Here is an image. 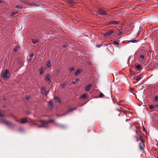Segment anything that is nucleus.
<instances>
[{"mask_svg": "<svg viewBox=\"0 0 158 158\" xmlns=\"http://www.w3.org/2000/svg\"><path fill=\"white\" fill-rule=\"evenodd\" d=\"M142 28L141 27H139V30L137 33V34H140L141 31H142Z\"/></svg>", "mask_w": 158, "mask_h": 158, "instance_id": "29", "label": "nucleus"}, {"mask_svg": "<svg viewBox=\"0 0 158 158\" xmlns=\"http://www.w3.org/2000/svg\"><path fill=\"white\" fill-rule=\"evenodd\" d=\"M149 108L150 109H153L154 108L155 106L153 105H151L149 106Z\"/></svg>", "mask_w": 158, "mask_h": 158, "instance_id": "24", "label": "nucleus"}, {"mask_svg": "<svg viewBox=\"0 0 158 158\" xmlns=\"http://www.w3.org/2000/svg\"><path fill=\"white\" fill-rule=\"evenodd\" d=\"M2 122L3 123L7 126H13V124L11 123L6 120H3Z\"/></svg>", "mask_w": 158, "mask_h": 158, "instance_id": "5", "label": "nucleus"}, {"mask_svg": "<svg viewBox=\"0 0 158 158\" xmlns=\"http://www.w3.org/2000/svg\"><path fill=\"white\" fill-rule=\"evenodd\" d=\"M140 58L141 59L143 60L144 58V56L143 55H141L140 56Z\"/></svg>", "mask_w": 158, "mask_h": 158, "instance_id": "36", "label": "nucleus"}, {"mask_svg": "<svg viewBox=\"0 0 158 158\" xmlns=\"http://www.w3.org/2000/svg\"><path fill=\"white\" fill-rule=\"evenodd\" d=\"M91 86L92 85L91 84H89L88 85H87L85 87L86 90L87 91H89L90 89Z\"/></svg>", "mask_w": 158, "mask_h": 158, "instance_id": "8", "label": "nucleus"}, {"mask_svg": "<svg viewBox=\"0 0 158 158\" xmlns=\"http://www.w3.org/2000/svg\"><path fill=\"white\" fill-rule=\"evenodd\" d=\"M98 12L99 14L103 16H108V14H107L106 11L102 9H99L98 10Z\"/></svg>", "mask_w": 158, "mask_h": 158, "instance_id": "2", "label": "nucleus"}, {"mask_svg": "<svg viewBox=\"0 0 158 158\" xmlns=\"http://www.w3.org/2000/svg\"><path fill=\"white\" fill-rule=\"evenodd\" d=\"M15 8L17 9H21L23 7V6L22 4H18L15 6Z\"/></svg>", "mask_w": 158, "mask_h": 158, "instance_id": "11", "label": "nucleus"}, {"mask_svg": "<svg viewBox=\"0 0 158 158\" xmlns=\"http://www.w3.org/2000/svg\"><path fill=\"white\" fill-rule=\"evenodd\" d=\"M130 41L131 42L133 43H136L137 42L136 40H130Z\"/></svg>", "mask_w": 158, "mask_h": 158, "instance_id": "35", "label": "nucleus"}, {"mask_svg": "<svg viewBox=\"0 0 158 158\" xmlns=\"http://www.w3.org/2000/svg\"><path fill=\"white\" fill-rule=\"evenodd\" d=\"M104 95L102 93H101L99 94V96L100 97H102L104 96Z\"/></svg>", "mask_w": 158, "mask_h": 158, "instance_id": "34", "label": "nucleus"}, {"mask_svg": "<svg viewBox=\"0 0 158 158\" xmlns=\"http://www.w3.org/2000/svg\"><path fill=\"white\" fill-rule=\"evenodd\" d=\"M48 105L52 107L53 104H52V101H50L49 102Z\"/></svg>", "mask_w": 158, "mask_h": 158, "instance_id": "21", "label": "nucleus"}, {"mask_svg": "<svg viewBox=\"0 0 158 158\" xmlns=\"http://www.w3.org/2000/svg\"><path fill=\"white\" fill-rule=\"evenodd\" d=\"M1 2V1L0 0V2Z\"/></svg>", "mask_w": 158, "mask_h": 158, "instance_id": "46", "label": "nucleus"}, {"mask_svg": "<svg viewBox=\"0 0 158 158\" xmlns=\"http://www.w3.org/2000/svg\"><path fill=\"white\" fill-rule=\"evenodd\" d=\"M68 3L70 7H73L75 4V2L73 0H68Z\"/></svg>", "mask_w": 158, "mask_h": 158, "instance_id": "6", "label": "nucleus"}, {"mask_svg": "<svg viewBox=\"0 0 158 158\" xmlns=\"http://www.w3.org/2000/svg\"><path fill=\"white\" fill-rule=\"evenodd\" d=\"M54 121L53 119H50L48 121H45L44 120H40V122L42 124V125L41 126H39L40 128L41 127H44V128H48V123L49 122H53Z\"/></svg>", "mask_w": 158, "mask_h": 158, "instance_id": "1", "label": "nucleus"}, {"mask_svg": "<svg viewBox=\"0 0 158 158\" xmlns=\"http://www.w3.org/2000/svg\"><path fill=\"white\" fill-rule=\"evenodd\" d=\"M71 72H72L74 70V68L73 67H71L69 68Z\"/></svg>", "mask_w": 158, "mask_h": 158, "instance_id": "33", "label": "nucleus"}, {"mask_svg": "<svg viewBox=\"0 0 158 158\" xmlns=\"http://www.w3.org/2000/svg\"><path fill=\"white\" fill-rule=\"evenodd\" d=\"M81 70L80 69H78L77 71H76L75 75H77L79 74L81 72Z\"/></svg>", "mask_w": 158, "mask_h": 158, "instance_id": "12", "label": "nucleus"}, {"mask_svg": "<svg viewBox=\"0 0 158 158\" xmlns=\"http://www.w3.org/2000/svg\"><path fill=\"white\" fill-rule=\"evenodd\" d=\"M141 79V77H135L134 78V79L136 80L137 81H139Z\"/></svg>", "mask_w": 158, "mask_h": 158, "instance_id": "22", "label": "nucleus"}, {"mask_svg": "<svg viewBox=\"0 0 158 158\" xmlns=\"http://www.w3.org/2000/svg\"><path fill=\"white\" fill-rule=\"evenodd\" d=\"M131 57V56H130L128 58V61H129V60L130 59V58Z\"/></svg>", "mask_w": 158, "mask_h": 158, "instance_id": "40", "label": "nucleus"}, {"mask_svg": "<svg viewBox=\"0 0 158 158\" xmlns=\"http://www.w3.org/2000/svg\"><path fill=\"white\" fill-rule=\"evenodd\" d=\"M113 31H107L105 33L104 35L105 36H107L110 35L112 34Z\"/></svg>", "mask_w": 158, "mask_h": 158, "instance_id": "7", "label": "nucleus"}, {"mask_svg": "<svg viewBox=\"0 0 158 158\" xmlns=\"http://www.w3.org/2000/svg\"><path fill=\"white\" fill-rule=\"evenodd\" d=\"M34 56V54L33 53H32L29 56H30V58H31L29 59V61H31L32 60V57Z\"/></svg>", "mask_w": 158, "mask_h": 158, "instance_id": "19", "label": "nucleus"}, {"mask_svg": "<svg viewBox=\"0 0 158 158\" xmlns=\"http://www.w3.org/2000/svg\"><path fill=\"white\" fill-rule=\"evenodd\" d=\"M44 68L43 67H41L39 69V72L40 75L42 74L44 72Z\"/></svg>", "mask_w": 158, "mask_h": 158, "instance_id": "9", "label": "nucleus"}, {"mask_svg": "<svg viewBox=\"0 0 158 158\" xmlns=\"http://www.w3.org/2000/svg\"><path fill=\"white\" fill-rule=\"evenodd\" d=\"M16 13H17V12H13L11 13L10 15L11 16H13L14 15H15Z\"/></svg>", "mask_w": 158, "mask_h": 158, "instance_id": "32", "label": "nucleus"}, {"mask_svg": "<svg viewBox=\"0 0 158 158\" xmlns=\"http://www.w3.org/2000/svg\"><path fill=\"white\" fill-rule=\"evenodd\" d=\"M29 99V97H27L26 98V99L27 100H28Z\"/></svg>", "mask_w": 158, "mask_h": 158, "instance_id": "39", "label": "nucleus"}, {"mask_svg": "<svg viewBox=\"0 0 158 158\" xmlns=\"http://www.w3.org/2000/svg\"><path fill=\"white\" fill-rule=\"evenodd\" d=\"M154 100L155 101H158V96H156L155 97Z\"/></svg>", "mask_w": 158, "mask_h": 158, "instance_id": "27", "label": "nucleus"}, {"mask_svg": "<svg viewBox=\"0 0 158 158\" xmlns=\"http://www.w3.org/2000/svg\"><path fill=\"white\" fill-rule=\"evenodd\" d=\"M55 99L56 100H58L59 102H60L61 101H60V98L59 97H56L55 98Z\"/></svg>", "mask_w": 158, "mask_h": 158, "instance_id": "26", "label": "nucleus"}, {"mask_svg": "<svg viewBox=\"0 0 158 158\" xmlns=\"http://www.w3.org/2000/svg\"><path fill=\"white\" fill-rule=\"evenodd\" d=\"M9 73V71L6 69L5 70V72H4L2 73V76L4 79H6L8 77L7 74Z\"/></svg>", "mask_w": 158, "mask_h": 158, "instance_id": "3", "label": "nucleus"}, {"mask_svg": "<svg viewBox=\"0 0 158 158\" xmlns=\"http://www.w3.org/2000/svg\"><path fill=\"white\" fill-rule=\"evenodd\" d=\"M142 145H143V143L142 142H140L139 143V147L140 150H143V148L142 147Z\"/></svg>", "mask_w": 158, "mask_h": 158, "instance_id": "18", "label": "nucleus"}, {"mask_svg": "<svg viewBox=\"0 0 158 158\" xmlns=\"http://www.w3.org/2000/svg\"><path fill=\"white\" fill-rule=\"evenodd\" d=\"M32 42L33 44H35L38 43V40L36 39H33Z\"/></svg>", "mask_w": 158, "mask_h": 158, "instance_id": "15", "label": "nucleus"}, {"mask_svg": "<svg viewBox=\"0 0 158 158\" xmlns=\"http://www.w3.org/2000/svg\"><path fill=\"white\" fill-rule=\"evenodd\" d=\"M122 31L118 32L117 34V35L119 36L122 34Z\"/></svg>", "mask_w": 158, "mask_h": 158, "instance_id": "37", "label": "nucleus"}, {"mask_svg": "<svg viewBox=\"0 0 158 158\" xmlns=\"http://www.w3.org/2000/svg\"><path fill=\"white\" fill-rule=\"evenodd\" d=\"M76 108H74L73 109H70L69 110L68 112H67V113H69V112H71V111H73V110H76Z\"/></svg>", "mask_w": 158, "mask_h": 158, "instance_id": "30", "label": "nucleus"}, {"mask_svg": "<svg viewBox=\"0 0 158 158\" xmlns=\"http://www.w3.org/2000/svg\"><path fill=\"white\" fill-rule=\"evenodd\" d=\"M97 46H98V47H100V45H97Z\"/></svg>", "mask_w": 158, "mask_h": 158, "instance_id": "42", "label": "nucleus"}, {"mask_svg": "<svg viewBox=\"0 0 158 158\" xmlns=\"http://www.w3.org/2000/svg\"><path fill=\"white\" fill-rule=\"evenodd\" d=\"M0 116H1V117L3 116V115H2V114L1 112H0Z\"/></svg>", "mask_w": 158, "mask_h": 158, "instance_id": "38", "label": "nucleus"}, {"mask_svg": "<svg viewBox=\"0 0 158 158\" xmlns=\"http://www.w3.org/2000/svg\"><path fill=\"white\" fill-rule=\"evenodd\" d=\"M156 158H158V156Z\"/></svg>", "mask_w": 158, "mask_h": 158, "instance_id": "45", "label": "nucleus"}, {"mask_svg": "<svg viewBox=\"0 0 158 158\" xmlns=\"http://www.w3.org/2000/svg\"><path fill=\"white\" fill-rule=\"evenodd\" d=\"M136 68L138 70H139L141 69V67L140 65H135Z\"/></svg>", "mask_w": 158, "mask_h": 158, "instance_id": "20", "label": "nucleus"}, {"mask_svg": "<svg viewBox=\"0 0 158 158\" xmlns=\"http://www.w3.org/2000/svg\"><path fill=\"white\" fill-rule=\"evenodd\" d=\"M51 62L50 61L48 60L47 61V63L46 64V66L47 68H49L51 67Z\"/></svg>", "mask_w": 158, "mask_h": 158, "instance_id": "16", "label": "nucleus"}, {"mask_svg": "<svg viewBox=\"0 0 158 158\" xmlns=\"http://www.w3.org/2000/svg\"><path fill=\"white\" fill-rule=\"evenodd\" d=\"M19 46L18 45H16L14 49V51L15 52H16L19 49Z\"/></svg>", "mask_w": 158, "mask_h": 158, "instance_id": "13", "label": "nucleus"}, {"mask_svg": "<svg viewBox=\"0 0 158 158\" xmlns=\"http://www.w3.org/2000/svg\"><path fill=\"white\" fill-rule=\"evenodd\" d=\"M37 52H36L35 53V55H37Z\"/></svg>", "mask_w": 158, "mask_h": 158, "instance_id": "43", "label": "nucleus"}, {"mask_svg": "<svg viewBox=\"0 0 158 158\" xmlns=\"http://www.w3.org/2000/svg\"><path fill=\"white\" fill-rule=\"evenodd\" d=\"M79 81V79L78 78H76L75 79L74 81H73V84H75L76 83Z\"/></svg>", "mask_w": 158, "mask_h": 158, "instance_id": "23", "label": "nucleus"}, {"mask_svg": "<svg viewBox=\"0 0 158 158\" xmlns=\"http://www.w3.org/2000/svg\"><path fill=\"white\" fill-rule=\"evenodd\" d=\"M51 76L49 73L48 74L45 76V79L48 83H50L51 82Z\"/></svg>", "mask_w": 158, "mask_h": 158, "instance_id": "4", "label": "nucleus"}, {"mask_svg": "<svg viewBox=\"0 0 158 158\" xmlns=\"http://www.w3.org/2000/svg\"><path fill=\"white\" fill-rule=\"evenodd\" d=\"M41 92L43 94H46V91L44 88H43L41 89Z\"/></svg>", "mask_w": 158, "mask_h": 158, "instance_id": "17", "label": "nucleus"}, {"mask_svg": "<svg viewBox=\"0 0 158 158\" xmlns=\"http://www.w3.org/2000/svg\"><path fill=\"white\" fill-rule=\"evenodd\" d=\"M86 97V95L85 94H84L81 96V99H84Z\"/></svg>", "mask_w": 158, "mask_h": 158, "instance_id": "25", "label": "nucleus"}, {"mask_svg": "<svg viewBox=\"0 0 158 158\" xmlns=\"http://www.w3.org/2000/svg\"><path fill=\"white\" fill-rule=\"evenodd\" d=\"M27 122V118H24L20 122V123H25Z\"/></svg>", "mask_w": 158, "mask_h": 158, "instance_id": "14", "label": "nucleus"}, {"mask_svg": "<svg viewBox=\"0 0 158 158\" xmlns=\"http://www.w3.org/2000/svg\"><path fill=\"white\" fill-rule=\"evenodd\" d=\"M158 107V104H156L155 105V107Z\"/></svg>", "mask_w": 158, "mask_h": 158, "instance_id": "41", "label": "nucleus"}, {"mask_svg": "<svg viewBox=\"0 0 158 158\" xmlns=\"http://www.w3.org/2000/svg\"><path fill=\"white\" fill-rule=\"evenodd\" d=\"M120 22L119 21L116 20H113L110 22V23L113 24L114 25L118 24Z\"/></svg>", "mask_w": 158, "mask_h": 158, "instance_id": "10", "label": "nucleus"}, {"mask_svg": "<svg viewBox=\"0 0 158 158\" xmlns=\"http://www.w3.org/2000/svg\"><path fill=\"white\" fill-rule=\"evenodd\" d=\"M135 132L136 133H137V132L136 130Z\"/></svg>", "mask_w": 158, "mask_h": 158, "instance_id": "44", "label": "nucleus"}, {"mask_svg": "<svg viewBox=\"0 0 158 158\" xmlns=\"http://www.w3.org/2000/svg\"><path fill=\"white\" fill-rule=\"evenodd\" d=\"M113 44L115 45H118V42L117 41H114L113 42Z\"/></svg>", "mask_w": 158, "mask_h": 158, "instance_id": "31", "label": "nucleus"}, {"mask_svg": "<svg viewBox=\"0 0 158 158\" xmlns=\"http://www.w3.org/2000/svg\"><path fill=\"white\" fill-rule=\"evenodd\" d=\"M137 141L138 140L142 141V137L140 135H139V136L137 138Z\"/></svg>", "mask_w": 158, "mask_h": 158, "instance_id": "28", "label": "nucleus"}]
</instances>
